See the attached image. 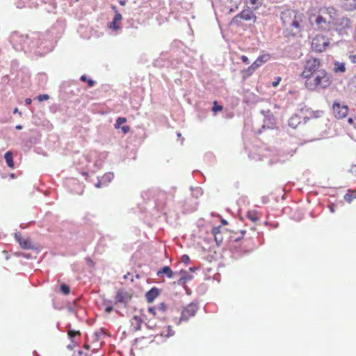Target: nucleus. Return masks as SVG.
<instances>
[{
    "mask_svg": "<svg viewBox=\"0 0 356 356\" xmlns=\"http://www.w3.org/2000/svg\"><path fill=\"white\" fill-rule=\"evenodd\" d=\"M113 27L114 29L117 30L118 29V26L116 25V22L113 21Z\"/></svg>",
    "mask_w": 356,
    "mask_h": 356,
    "instance_id": "obj_47",
    "label": "nucleus"
},
{
    "mask_svg": "<svg viewBox=\"0 0 356 356\" xmlns=\"http://www.w3.org/2000/svg\"><path fill=\"white\" fill-rule=\"evenodd\" d=\"M344 6L349 10L356 9V0H345Z\"/></svg>",
    "mask_w": 356,
    "mask_h": 356,
    "instance_id": "obj_20",
    "label": "nucleus"
},
{
    "mask_svg": "<svg viewBox=\"0 0 356 356\" xmlns=\"http://www.w3.org/2000/svg\"><path fill=\"white\" fill-rule=\"evenodd\" d=\"M141 323H142L141 319L138 316H135L131 320V327H133V330H140Z\"/></svg>",
    "mask_w": 356,
    "mask_h": 356,
    "instance_id": "obj_14",
    "label": "nucleus"
},
{
    "mask_svg": "<svg viewBox=\"0 0 356 356\" xmlns=\"http://www.w3.org/2000/svg\"><path fill=\"white\" fill-rule=\"evenodd\" d=\"M130 275L129 273H127V275H124V279H128V277Z\"/></svg>",
    "mask_w": 356,
    "mask_h": 356,
    "instance_id": "obj_52",
    "label": "nucleus"
},
{
    "mask_svg": "<svg viewBox=\"0 0 356 356\" xmlns=\"http://www.w3.org/2000/svg\"><path fill=\"white\" fill-rule=\"evenodd\" d=\"M15 238L17 242L19 243L20 246L24 249H30L31 248V242L26 239L22 238L17 234H15Z\"/></svg>",
    "mask_w": 356,
    "mask_h": 356,
    "instance_id": "obj_11",
    "label": "nucleus"
},
{
    "mask_svg": "<svg viewBox=\"0 0 356 356\" xmlns=\"http://www.w3.org/2000/svg\"><path fill=\"white\" fill-rule=\"evenodd\" d=\"M155 311H156V309H155V307H149L148 308V312H149V313H151L153 316H154V315H155V314H156V312H155Z\"/></svg>",
    "mask_w": 356,
    "mask_h": 356,
    "instance_id": "obj_38",
    "label": "nucleus"
},
{
    "mask_svg": "<svg viewBox=\"0 0 356 356\" xmlns=\"http://www.w3.org/2000/svg\"><path fill=\"white\" fill-rule=\"evenodd\" d=\"M247 217L252 222H255L259 219V216L257 211L252 210L248 211L247 213Z\"/></svg>",
    "mask_w": 356,
    "mask_h": 356,
    "instance_id": "obj_16",
    "label": "nucleus"
},
{
    "mask_svg": "<svg viewBox=\"0 0 356 356\" xmlns=\"http://www.w3.org/2000/svg\"><path fill=\"white\" fill-rule=\"evenodd\" d=\"M31 102H32V100L30 98H26L25 99V103L26 105H30L31 104Z\"/></svg>",
    "mask_w": 356,
    "mask_h": 356,
    "instance_id": "obj_43",
    "label": "nucleus"
},
{
    "mask_svg": "<svg viewBox=\"0 0 356 356\" xmlns=\"http://www.w3.org/2000/svg\"><path fill=\"white\" fill-rule=\"evenodd\" d=\"M122 131L124 133V134H127L129 131L130 130V127L129 126H123V127H120V128Z\"/></svg>",
    "mask_w": 356,
    "mask_h": 356,
    "instance_id": "obj_33",
    "label": "nucleus"
},
{
    "mask_svg": "<svg viewBox=\"0 0 356 356\" xmlns=\"http://www.w3.org/2000/svg\"><path fill=\"white\" fill-rule=\"evenodd\" d=\"M252 65L254 67H256V69H257L258 67L261 66L263 65V63H261V61L259 59L257 58L256 60Z\"/></svg>",
    "mask_w": 356,
    "mask_h": 356,
    "instance_id": "obj_29",
    "label": "nucleus"
},
{
    "mask_svg": "<svg viewBox=\"0 0 356 356\" xmlns=\"http://www.w3.org/2000/svg\"><path fill=\"white\" fill-rule=\"evenodd\" d=\"M4 158L6 159V163L8 167L13 168L14 166V163L13 160V154L11 152L8 151L4 154Z\"/></svg>",
    "mask_w": 356,
    "mask_h": 356,
    "instance_id": "obj_19",
    "label": "nucleus"
},
{
    "mask_svg": "<svg viewBox=\"0 0 356 356\" xmlns=\"http://www.w3.org/2000/svg\"><path fill=\"white\" fill-rule=\"evenodd\" d=\"M350 171L353 175H356V165L352 166Z\"/></svg>",
    "mask_w": 356,
    "mask_h": 356,
    "instance_id": "obj_41",
    "label": "nucleus"
},
{
    "mask_svg": "<svg viewBox=\"0 0 356 356\" xmlns=\"http://www.w3.org/2000/svg\"><path fill=\"white\" fill-rule=\"evenodd\" d=\"M120 4L124 6L125 4V1H120Z\"/></svg>",
    "mask_w": 356,
    "mask_h": 356,
    "instance_id": "obj_54",
    "label": "nucleus"
},
{
    "mask_svg": "<svg viewBox=\"0 0 356 356\" xmlns=\"http://www.w3.org/2000/svg\"><path fill=\"white\" fill-rule=\"evenodd\" d=\"M95 186H96L97 188H101V186H102V183H101V181H98V182L95 184Z\"/></svg>",
    "mask_w": 356,
    "mask_h": 356,
    "instance_id": "obj_46",
    "label": "nucleus"
},
{
    "mask_svg": "<svg viewBox=\"0 0 356 356\" xmlns=\"http://www.w3.org/2000/svg\"><path fill=\"white\" fill-rule=\"evenodd\" d=\"M114 175L113 173H108L105 175V177L107 178L109 181H111L113 178Z\"/></svg>",
    "mask_w": 356,
    "mask_h": 356,
    "instance_id": "obj_39",
    "label": "nucleus"
},
{
    "mask_svg": "<svg viewBox=\"0 0 356 356\" xmlns=\"http://www.w3.org/2000/svg\"><path fill=\"white\" fill-rule=\"evenodd\" d=\"M156 294H157V296H159V291L158 290H157Z\"/></svg>",
    "mask_w": 356,
    "mask_h": 356,
    "instance_id": "obj_59",
    "label": "nucleus"
},
{
    "mask_svg": "<svg viewBox=\"0 0 356 356\" xmlns=\"http://www.w3.org/2000/svg\"><path fill=\"white\" fill-rule=\"evenodd\" d=\"M104 334L102 330H100L99 331H97L94 333V340L98 341L101 339V337Z\"/></svg>",
    "mask_w": 356,
    "mask_h": 356,
    "instance_id": "obj_25",
    "label": "nucleus"
},
{
    "mask_svg": "<svg viewBox=\"0 0 356 356\" xmlns=\"http://www.w3.org/2000/svg\"><path fill=\"white\" fill-rule=\"evenodd\" d=\"M122 19V15L120 13H116L114 17V22L120 21Z\"/></svg>",
    "mask_w": 356,
    "mask_h": 356,
    "instance_id": "obj_35",
    "label": "nucleus"
},
{
    "mask_svg": "<svg viewBox=\"0 0 356 356\" xmlns=\"http://www.w3.org/2000/svg\"><path fill=\"white\" fill-rule=\"evenodd\" d=\"M170 309V305L165 302H161L157 307V311L160 312L163 315L167 314Z\"/></svg>",
    "mask_w": 356,
    "mask_h": 356,
    "instance_id": "obj_17",
    "label": "nucleus"
},
{
    "mask_svg": "<svg viewBox=\"0 0 356 356\" xmlns=\"http://www.w3.org/2000/svg\"><path fill=\"white\" fill-rule=\"evenodd\" d=\"M15 128H16L17 129H18V130H20V129H22V125H17V126L15 127Z\"/></svg>",
    "mask_w": 356,
    "mask_h": 356,
    "instance_id": "obj_49",
    "label": "nucleus"
},
{
    "mask_svg": "<svg viewBox=\"0 0 356 356\" xmlns=\"http://www.w3.org/2000/svg\"><path fill=\"white\" fill-rule=\"evenodd\" d=\"M131 299V294L123 289H120L117 291L115 298V303H120L126 306Z\"/></svg>",
    "mask_w": 356,
    "mask_h": 356,
    "instance_id": "obj_7",
    "label": "nucleus"
},
{
    "mask_svg": "<svg viewBox=\"0 0 356 356\" xmlns=\"http://www.w3.org/2000/svg\"><path fill=\"white\" fill-rule=\"evenodd\" d=\"M113 307L112 306H108L106 309H105V312H107V313H111L112 311H113Z\"/></svg>",
    "mask_w": 356,
    "mask_h": 356,
    "instance_id": "obj_40",
    "label": "nucleus"
},
{
    "mask_svg": "<svg viewBox=\"0 0 356 356\" xmlns=\"http://www.w3.org/2000/svg\"><path fill=\"white\" fill-rule=\"evenodd\" d=\"M80 334L79 331H74V330H70L68 332V335L70 338H73L75 335Z\"/></svg>",
    "mask_w": 356,
    "mask_h": 356,
    "instance_id": "obj_31",
    "label": "nucleus"
},
{
    "mask_svg": "<svg viewBox=\"0 0 356 356\" xmlns=\"http://www.w3.org/2000/svg\"><path fill=\"white\" fill-rule=\"evenodd\" d=\"M211 233L214 236V240L217 245H220L223 241V236L221 232V227H214L211 230Z\"/></svg>",
    "mask_w": 356,
    "mask_h": 356,
    "instance_id": "obj_8",
    "label": "nucleus"
},
{
    "mask_svg": "<svg viewBox=\"0 0 356 356\" xmlns=\"http://www.w3.org/2000/svg\"><path fill=\"white\" fill-rule=\"evenodd\" d=\"M330 210H331L332 212H334L333 208H330Z\"/></svg>",
    "mask_w": 356,
    "mask_h": 356,
    "instance_id": "obj_56",
    "label": "nucleus"
},
{
    "mask_svg": "<svg viewBox=\"0 0 356 356\" xmlns=\"http://www.w3.org/2000/svg\"><path fill=\"white\" fill-rule=\"evenodd\" d=\"M292 26L296 27V28H298L299 27V23L297 21H293L292 22Z\"/></svg>",
    "mask_w": 356,
    "mask_h": 356,
    "instance_id": "obj_44",
    "label": "nucleus"
},
{
    "mask_svg": "<svg viewBox=\"0 0 356 356\" xmlns=\"http://www.w3.org/2000/svg\"><path fill=\"white\" fill-rule=\"evenodd\" d=\"M213 111L214 113H216L218 111H221L222 110V106H220V105H218L217 102L215 101L213 102V108H212Z\"/></svg>",
    "mask_w": 356,
    "mask_h": 356,
    "instance_id": "obj_26",
    "label": "nucleus"
},
{
    "mask_svg": "<svg viewBox=\"0 0 356 356\" xmlns=\"http://www.w3.org/2000/svg\"><path fill=\"white\" fill-rule=\"evenodd\" d=\"M301 123V118L298 115H294L289 120V125L296 129Z\"/></svg>",
    "mask_w": 356,
    "mask_h": 356,
    "instance_id": "obj_12",
    "label": "nucleus"
},
{
    "mask_svg": "<svg viewBox=\"0 0 356 356\" xmlns=\"http://www.w3.org/2000/svg\"><path fill=\"white\" fill-rule=\"evenodd\" d=\"M166 275L168 278H172L173 277V271L169 266H164L161 268L159 270L157 271V275Z\"/></svg>",
    "mask_w": 356,
    "mask_h": 356,
    "instance_id": "obj_10",
    "label": "nucleus"
},
{
    "mask_svg": "<svg viewBox=\"0 0 356 356\" xmlns=\"http://www.w3.org/2000/svg\"><path fill=\"white\" fill-rule=\"evenodd\" d=\"M221 222H222V223L223 225H227V222L225 220H222V221H221Z\"/></svg>",
    "mask_w": 356,
    "mask_h": 356,
    "instance_id": "obj_53",
    "label": "nucleus"
},
{
    "mask_svg": "<svg viewBox=\"0 0 356 356\" xmlns=\"http://www.w3.org/2000/svg\"><path fill=\"white\" fill-rule=\"evenodd\" d=\"M280 81H281V77H280V76L276 77L275 79V80L272 82V86L273 87H277L279 85Z\"/></svg>",
    "mask_w": 356,
    "mask_h": 356,
    "instance_id": "obj_30",
    "label": "nucleus"
},
{
    "mask_svg": "<svg viewBox=\"0 0 356 356\" xmlns=\"http://www.w3.org/2000/svg\"><path fill=\"white\" fill-rule=\"evenodd\" d=\"M60 291L63 293L67 295L70 293V287L66 284H62L60 286Z\"/></svg>",
    "mask_w": 356,
    "mask_h": 356,
    "instance_id": "obj_27",
    "label": "nucleus"
},
{
    "mask_svg": "<svg viewBox=\"0 0 356 356\" xmlns=\"http://www.w3.org/2000/svg\"><path fill=\"white\" fill-rule=\"evenodd\" d=\"M241 58V60L244 63H245V64H248L249 63V59H248V58L246 56L243 55Z\"/></svg>",
    "mask_w": 356,
    "mask_h": 356,
    "instance_id": "obj_36",
    "label": "nucleus"
},
{
    "mask_svg": "<svg viewBox=\"0 0 356 356\" xmlns=\"http://www.w3.org/2000/svg\"><path fill=\"white\" fill-rule=\"evenodd\" d=\"M353 118H350L348 119V122H349L350 124H352V123H353Z\"/></svg>",
    "mask_w": 356,
    "mask_h": 356,
    "instance_id": "obj_51",
    "label": "nucleus"
},
{
    "mask_svg": "<svg viewBox=\"0 0 356 356\" xmlns=\"http://www.w3.org/2000/svg\"><path fill=\"white\" fill-rule=\"evenodd\" d=\"M127 122V119L125 118H122V117H119L117 120H116V122L115 124V128L117 129H119L121 127V124L125 123Z\"/></svg>",
    "mask_w": 356,
    "mask_h": 356,
    "instance_id": "obj_22",
    "label": "nucleus"
},
{
    "mask_svg": "<svg viewBox=\"0 0 356 356\" xmlns=\"http://www.w3.org/2000/svg\"><path fill=\"white\" fill-rule=\"evenodd\" d=\"M81 80L83 81L88 82L87 77L85 75L81 76Z\"/></svg>",
    "mask_w": 356,
    "mask_h": 356,
    "instance_id": "obj_45",
    "label": "nucleus"
},
{
    "mask_svg": "<svg viewBox=\"0 0 356 356\" xmlns=\"http://www.w3.org/2000/svg\"><path fill=\"white\" fill-rule=\"evenodd\" d=\"M332 110L334 116L338 119H342L346 117L348 112V106L339 102H334Z\"/></svg>",
    "mask_w": 356,
    "mask_h": 356,
    "instance_id": "obj_6",
    "label": "nucleus"
},
{
    "mask_svg": "<svg viewBox=\"0 0 356 356\" xmlns=\"http://www.w3.org/2000/svg\"><path fill=\"white\" fill-rule=\"evenodd\" d=\"M13 112L14 113H19V115H21V112L19 111L17 108H15Z\"/></svg>",
    "mask_w": 356,
    "mask_h": 356,
    "instance_id": "obj_48",
    "label": "nucleus"
},
{
    "mask_svg": "<svg viewBox=\"0 0 356 356\" xmlns=\"http://www.w3.org/2000/svg\"><path fill=\"white\" fill-rule=\"evenodd\" d=\"M321 61L316 58H310L305 63L302 72L300 74L302 79L311 77L317 73L320 70Z\"/></svg>",
    "mask_w": 356,
    "mask_h": 356,
    "instance_id": "obj_3",
    "label": "nucleus"
},
{
    "mask_svg": "<svg viewBox=\"0 0 356 356\" xmlns=\"http://www.w3.org/2000/svg\"><path fill=\"white\" fill-rule=\"evenodd\" d=\"M197 310L198 306L196 303L191 302L184 307L181 311L179 323H181V322H186L191 318L195 316Z\"/></svg>",
    "mask_w": 356,
    "mask_h": 356,
    "instance_id": "obj_4",
    "label": "nucleus"
},
{
    "mask_svg": "<svg viewBox=\"0 0 356 356\" xmlns=\"http://www.w3.org/2000/svg\"><path fill=\"white\" fill-rule=\"evenodd\" d=\"M356 198V193L354 192H349L344 196V199L346 202H350Z\"/></svg>",
    "mask_w": 356,
    "mask_h": 356,
    "instance_id": "obj_23",
    "label": "nucleus"
},
{
    "mask_svg": "<svg viewBox=\"0 0 356 356\" xmlns=\"http://www.w3.org/2000/svg\"><path fill=\"white\" fill-rule=\"evenodd\" d=\"M345 21H346V26L347 27H349V26H350L349 21H348V19H346Z\"/></svg>",
    "mask_w": 356,
    "mask_h": 356,
    "instance_id": "obj_50",
    "label": "nucleus"
},
{
    "mask_svg": "<svg viewBox=\"0 0 356 356\" xmlns=\"http://www.w3.org/2000/svg\"><path fill=\"white\" fill-rule=\"evenodd\" d=\"M88 86H89L90 87H92V86L94 85L95 82H94V81H93V80H92V79H88Z\"/></svg>",
    "mask_w": 356,
    "mask_h": 356,
    "instance_id": "obj_42",
    "label": "nucleus"
},
{
    "mask_svg": "<svg viewBox=\"0 0 356 356\" xmlns=\"http://www.w3.org/2000/svg\"><path fill=\"white\" fill-rule=\"evenodd\" d=\"M257 58L259 59L261 61V63L264 64V63H266L270 59V55L269 54H263V55H261L260 56H259Z\"/></svg>",
    "mask_w": 356,
    "mask_h": 356,
    "instance_id": "obj_24",
    "label": "nucleus"
},
{
    "mask_svg": "<svg viewBox=\"0 0 356 356\" xmlns=\"http://www.w3.org/2000/svg\"><path fill=\"white\" fill-rule=\"evenodd\" d=\"M245 234V231H241V234H240V236H238V237H234L232 236V238H234V241H238V240H240L241 238H243L244 235Z\"/></svg>",
    "mask_w": 356,
    "mask_h": 356,
    "instance_id": "obj_32",
    "label": "nucleus"
},
{
    "mask_svg": "<svg viewBox=\"0 0 356 356\" xmlns=\"http://www.w3.org/2000/svg\"><path fill=\"white\" fill-rule=\"evenodd\" d=\"M147 301L152 302L156 298V287L152 288L145 295Z\"/></svg>",
    "mask_w": 356,
    "mask_h": 356,
    "instance_id": "obj_18",
    "label": "nucleus"
},
{
    "mask_svg": "<svg viewBox=\"0 0 356 356\" xmlns=\"http://www.w3.org/2000/svg\"><path fill=\"white\" fill-rule=\"evenodd\" d=\"M85 348H86V349H88V348H89V346H88V345H86V346H85Z\"/></svg>",
    "mask_w": 356,
    "mask_h": 356,
    "instance_id": "obj_55",
    "label": "nucleus"
},
{
    "mask_svg": "<svg viewBox=\"0 0 356 356\" xmlns=\"http://www.w3.org/2000/svg\"><path fill=\"white\" fill-rule=\"evenodd\" d=\"M241 18V19H243L244 20H251L252 19H256V17L255 15L253 14L252 11L250 10H242L239 14H238L237 15H236L234 18V19H236L237 18Z\"/></svg>",
    "mask_w": 356,
    "mask_h": 356,
    "instance_id": "obj_9",
    "label": "nucleus"
},
{
    "mask_svg": "<svg viewBox=\"0 0 356 356\" xmlns=\"http://www.w3.org/2000/svg\"><path fill=\"white\" fill-rule=\"evenodd\" d=\"M161 337H169L174 334V332L171 330L170 325L164 326L163 330L159 333Z\"/></svg>",
    "mask_w": 356,
    "mask_h": 356,
    "instance_id": "obj_13",
    "label": "nucleus"
},
{
    "mask_svg": "<svg viewBox=\"0 0 356 356\" xmlns=\"http://www.w3.org/2000/svg\"><path fill=\"white\" fill-rule=\"evenodd\" d=\"M304 80L305 87L310 91L327 88L332 82V76L325 70H320L316 74Z\"/></svg>",
    "mask_w": 356,
    "mask_h": 356,
    "instance_id": "obj_1",
    "label": "nucleus"
},
{
    "mask_svg": "<svg viewBox=\"0 0 356 356\" xmlns=\"http://www.w3.org/2000/svg\"><path fill=\"white\" fill-rule=\"evenodd\" d=\"M256 67H254L252 65L249 66L248 68L242 70L241 74L244 79H246L251 76L256 70Z\"/></svg>",
    "mask_w": 356,
    "mask_h": 356,
    "instance_id": "obj_15",
    "label": "nucleus"
},
{
    "mask_svg": "<svg viewBox=\"0 0 356 356\" xmlns=\"http://www.w3.org/2000/svg\"><path fill=\"white\" fill-rule=\"evenodd\" d=\"M334 71L336 72H344L346 71L345 65L343 63L337 62L334 64Z\"/></svg>",
    "mask_w": 356,
    "mask_h": 356,
    "instance_id": "obj_21",
    "label": "nucleus"
},
{
    "mask_svg": "<svg viewBox=\"0 0 356 356\" xmlns=\"http://www.w3.org/2000/svg\"><path fill=\"white\" fill-rule=\"evenodd\" d=\"M336 13L333 8H321L318 14L312 13L309 19L314 22L318 29L326 30L330 28V24Z\"/></svg>",
    "mask_w": 356,
    "mask_h": 356,
    "instance_id": "obj_2",
    "label": "nucleus"
},
{
    "mask_svg": "<svg viewBox=\"0 0 356 356\" xmlns=\"http://www.w3.org/2000/svg\"><path fill=\"white\" fill-rule=\"evenodd\" d=\"M181 259H182V261L186 264L188 263V261L190 260L189 257L186 254L183 255Z\"/></svg>",
    "mask_w": 356,
    "mask_h": 356,
    "instance_id": "obj_37",
    "label": "nucleus"
},
{
    "mask_svg": "<svg viewBox=\"0 0 356 356\" xmlns=\"http://www.w3.org/2000/svg\"><path fill=\"white\" fill-rule=\"evenodd\" d=\"M21 4H19V6H17V8H21Z\"/></svg>",
    "mask_w": 356,
    "mask_h": 356,
    "instance_id": "obj_57",
    "label": "nucleus"
},
{
    "mask_svg": "<svg viewBox=\"0 0 356 356\" xmlns=\"http://www.w3.org/2000/svg\"><path fill=\"white\" fill-rule=\"evenodd\" d=\"M328 45V39L323 35H316L312 42V49L316 52H323Z\"/></svg>",
    "mask_w": 356,
    "mask_h": 356,
    "instance_id": "obj_5",
    "label": "nucleus"
},
{
    "mask_svg": "<svg viewBox=\"0 0 356 356\" xmlns=\"http://www.w3.org/2000/svg\"><path fill=\"white\" fill-rule=\"evenodd\" d=\"M348 58L352 63H356V54H350Z\"/></svg>",
    "mask_w": 356,
    "mask_h": 356,
    "instance_id": "obj_34",
    "label": "nucleus"
},
{
    "mask_svg": "<svg viewBox=\"0 0 356 356\" xmlns=\"http://www.w3.org/2000/svg\"><path fill=\"white\" fill-rule=\"evenodd\" d=\"M37 99L39 102H42L44 100H47L49 99V96L48 95H40L37 97Z\"/></svg>",
    "mask_w": 356,
    "mask_h": 356,
    "instance_id": "obj_28",
    "label": "nucleus"
},
{
    "mask_svg": "<svg viewBox=\"0 0 356 356\" xmlns=\"http://www.w3.org/2000/svg\"><path fill=\"white\" fill-rule=\"evenodd\" d=\"M21 4H19V6H17V8H21Z\"/></svg>",
    "mask_w": 356,
    "mask_h": 356,
    "instance_id": "obj_58",
    "label": "nucleus"
}]
</instances>
